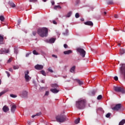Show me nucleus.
Returning a JSON list of instances; mask_svg holds the SVG:
<instances>
[{"instance_id":"obj_1","label":"nucleus","mask_w":125,"mask_h":125,"mask_svg":"<svg viewBox=\"0 0 125 125\" xmlns=\"http://www.w3.org/2000/svg\"><path fill=\"white\" fill-rule=\"evenodd\" d=\"M87 101L83 98H80L76 102V107L79 110H83L85 108Z\"/></svg>"},{"instance_id":"obj_2","label":"nucleus","mask_w":125,"mask_h":125,"mask_svg":"<svg viewBox=\"0 0 125 125\" xmlns=\"http://www.w3.org/2000/svg\"><path fill=\"white\" fill-rule=\"evenodd\" d=\"M37 33L41 38L46 37L48 35V29L45 27L40 28L37 30Z\"/></svg>"},{"instance_id":"obj_3","label":"nucleus","mask_w":125,"mask_h":125,"mask_svg":"<svg viewBox=\"0 0 125 125\" xmlns=\"http://www.w3.org/2000/svg\"><path fill=\"white\" fill-rule=\"evenodd\" d=\"M56 120L58 123H64L66 121V117L63 114L58 115L56 117Z\"/></svg>"},{"instance_id":"obj_4","label":"nucleus","mask_w":125,"mask_h":125,"mask_svg":"<svg viewBox=\"0 0 125 125\" xmlns=\"http://www.w3.org/2000/svg\"><path fill=\"white\" fill-rule=\"evenodd\" d=\"M113 88L116 92H122L123 94L125 93V89L122 87L114 86Z\"/></svg>"},{"instance_id":"obj_5","label":"nucleus","mask_w":125,"mask_h":125,"mask_svg":"<svg viewBox=\"0 0 125 125\" xmlns=\"http://www.w3.org/2000/svg\"><path fill=\"white\" fill-rule=\"evenodd\" d=\"M29 72L28 70H27L24 72V78L26 82H30V80H31L32 77L29 76Z\"/></svg>"},{"instance_id":"obj_6","label":"nucleus","mask_w":125,"mask_h":125,"mask_svg":"<svg viewBox=\"0 0 125 125\" xmlns=\"http://www.w3.org/2000/svg\"><path fill=\"white\" fill-rule=\"evenodd\" d=\"M77 51L79 52L80 55L82 57H85V51H84V50H83V49L82 48H78L77 49Z\"/></svg>"},{"instance_id":"obj_7","label":"nucleus","mask_w":125,"mask_h":125,"mask_svg":"<svg viewBox=\"0 0 125 125\" xmlns=\"http://www.w3.org/2000/svg\"><path fill=\"white\" fill-rule=\"evenodd\" d=\"M121 108H122V104H116L114 107H112V110L114 111H119V110H121Z\"/></svg>"},{"instance_id":"obj_8","label":"nucleus","mask_w":125,"mask_h":125,"mask_svg":"<svg viewBox=\"0 0 125 125\" xmlns=\"http://www.w3.org/2000/svg\"><path fill=\"white\" fill-rule=\"evenodd\" d=\"M20 96L22 98H26L28 96V92L26 91H23L20 94Z\"/></svg>"},{"instance_id":"obj_9","label":"nucleus","mask_w":125,"mask_h":125,"mask_svg":"<svg viewBox=\"0 0 125 125\" xmlns=\"http://www.w3.org/2000/svg\"><path fill=\"white\" fill-rule=\"evenodd\" d=\"M35 68L36 70H42V69H43V65L41 64H37L35 66Z\"/></svg>"},{"instance_id":"obj_10","label":"nucleus","mask_w":125,"mask_h":125,"mask_svg":"<svg viewBox=\"0 0 125 125\" xmlns=\"http://www.w3.org/2000/svg\"><path fill=\"white\" fill-rule=\"evenodd\" d=\"M84 24L85 25H86L87 26H90L91 27H93V22H92V21H91L85 22Z\"/></svg>"},{"instance_id":"obj_11","label":"nucleus","mask_w":125,"mask_h":125,"mask_svg":"<svg viewBox=\"0 0 125 125\" xmlns=\"http://www.w3.org/2000/svg\"><path fill=\"white\" fill-rule=\"evenodd\" d=\"M0 51L1 52L0 54H2V53H3V52H5V53H8V52H9V49L2 48L0 49Z\"/></svg>"},{"instance_id":"obj_12","label":"nucleus","mask_w":125,"mask_h":125,"mask_svg":"<svg viewBox=\"0 0 125 125\" xmlns=\"http://www.w3.org/2000/svg\"><path fill=\"white\" fill-rule=\"evenodd\" d=\"M2 110L4 113H6L9 111V108H8V106L4 105L2 108Z\"/></svg>"},{"instance_id":"obj_13","label":"nucleus","mask_w":125,"mask_h":125,"mask_svg":"<svg viewBox=\"0 0 125 125\" xmlns=\"http://www.w3.org/2000/svg\"><path fill=\"white\" fill-rule=\"evenodd\" d=\"M50 91L52 92V93H58L59 90L56 88H51L50 89Z\"/></svg>"},{"instance_id":"obj_14","label":"nucleus","mask_w":125,"mask_h":125,"mask_svg":"<svg viewBox=\"0 0 125 125\" xmlns=\"http://www.w3.org/2000/svg\"><path fill=\"white\" fill-rule=\"evenodd\" d=\"M15 110H16V105L13 104L11 106V111L12 113H14V112H15Z\"/></svg>"},{"instance_id":"obj_15","label":"nucleus","mask_w":125,"mask_h":125,"mask_svg":"<svg viewBox=\"0 0 125 125\" xmlns=\"http://www.w3.org/2000/svg\"><path fill=\"white\" fill-rule=\"evenodd\" d=\"M4 40V38L3 35H0V44H3Z\"/></svg>"},{"instance_id":"obj_16","label":"nucleus","mask_w":125,"mask_h":125,"mask_svg":"<svg viewBox=\"0 0 125 125\" xmlns=\"http://www.w3.org/2000/svg\"><path fill=\"white\" fill-rule=\"evenodd\" d=\"M74 81H76L78 83H79V85H82L83 84V81H81V80H80V79H75L74 80Z\"/></svg>"},{"instance_id":"obj_17","label":"nucleus","mask_w":125,"mask_h":125,"mask_svg":"<svg viewBox=\"0 0 125 125\" xmlns=\"http://www.w3.org/2000/svg\"><path fill=\"white\" fill-rule=\"evenodd\" d=\"M72 50H67V51H64L63 54L66 55L71 54V53H72Z\"/></svg>"},{"instance_id":"obj_18","label":"nucleus","mask_w":125,"mask_h":125,"mask_svg":"<svg viewBox=\"0 0 125 125\" xmlns=\"http://www.w3.org/2000/svg\"><path fill=\"white\" fill-rule=\"evenodd\" d=\"M76 70V66L74 65L72 66L70 70L71 73H75V70Z\"/></svg>"},{"instance_id":"obj_19","label":"nucleus","mask_w":125,"mask_h":125,"mask_svg":"<svg viewBox=\"0 0 125 125\" xmlns=\"http://www.w3.org/2000/svg\"><path fill=\"white\" fill-rule=\"evenodd\" d=\"M55 42V39L54 38H51L48 41V42L49 43H54V42Z\"/></svg>"},{"instance_id":"obj_20","label":"nucleus","mask_w":125,"mask_h":125,"mask_svg":"<svg viewBox=\"0 0 125 125\" xmlns=\"http://www.w3.org/2000/svg\"><path fill=\"white\" fill-rule=\"evenodd\" d=\"M51 87H53V88H57L58 87V84L57 83H53L51 84Z\"/></svg>"},{"instance_id":"obj_21","label":"nucleus","mask_w":125,"mask_h":125,"mask_svg":"<svg viewBox=\"0 0 125 125\" xmlns=\"http://www.w3.org/2000/svg\"><path fill=\"white\" fill-rule=\"evenodd\" d=\"M9 4L10 5V6H11V7H16V5H15V4H14V3L13 2L9 1Z\"/></svg>"},{"instance_id":"obj_22","label":"nucleus","mask_w":125,"mask_h":125,"mask_svg":"<svg viewBox=\"0 0 125 125\" xmlns=\"http://www.w3.org/2000/svg\"><path fill=\"white\" fill-rule=\"evenodd\" d=\"M95 93H96V90H94L90 93V95L91 96H94V95H95Z\"/></svg>"},{"instance_id":"obj_23","label":"nucleus","mask_w":125,"mask_h":125,"mask_svg":"<svg viewBox=\"0 0 125 125\" xmlns=\"http://www.w3.org/2000/svg\"><path fill=\"white\" fill-rule=\"evenodd\" d=\"M81 119L80 118H77L76 120H75V121H74L75 124H76V125H78V124H79V123H80V121Z\"/></svg>"},{"instance_id":"obj_24","label":"nucleus","mask_w":125,"mask_h":125,"mask_svg":"<svg viewBox=\"0 0 125 125\" xmlns=\"http://www.w3.org/2000/svg\"><path fill=\"white\" fill-rule=\"evenodd\" d=\"M125 124V120H122L119 124V125H124Z\"/></svg>"},{"instance_id":"obj_25","label":"nucleus","mask_w":125,"mask_h":125,"mask_svg":"<svg viewBox=\"0 0 125 125\" xmlns=\"http://www.w3.org/2000/svg\"><path fill=\"white\" fill-rule=\"evenodd\" d=\"M7 92V90H5L4 91H2V92H0V97L1 96V95H3L5 93H6Z\"/></svg>"},{"instance_id":"obj_26","label":"nucleus","mask_w":125,"mask_h":125,"mask_svg":"<svg viewBox=\"0 0 125 125\" xmlns=\"http://www.w3.org/2000/svg\"><path fill=\"white\" fill-rule=\"evenodd\" d=\"M57 8H59L60 9H61V8H62V7H61L60 6V5H56L54 7V9H55V10H56L57 9Z\"/></svg>"},{"instance_id":"obj_27","label":"nucleus","mask_w":125,"mask_h":125,"mask_svg":"<svg viewBox=\"0 0 125 125\" xmlns=\"http://www.w3.org/2000/svg\"><path fill=\"white\" fill-rule=\"evenodd\" d=\"M40 73L41 74H42V75H43V76L46 77V73H45V71H44V70L41 71Z\"/></svg>"},{"instance_id":"obj_28","label":"nucleus","mask_w":125,"mask_h":125,"mask_svg":"<svg viewBox=\"0 0 125 125\" xmlns=\"http://www.w3.org/2000/svg\"><path fill=\"white\" fill-rule=\"evenodd\" d=\"M4 17L2 15L0 16V21H1V22H3V21H4Z\"/></svg>"},{"instance_id":"obj_29","label":"nucleus","mask_w":125,"mask_h":125,"mask_svg":"<svg viewBox=\"0 0 125 125\" xmlns=\"http://www.w3.org/2000/svg\"><path fill=\"white\" fill-rule=\"evenodd\" d=\"M71 15H72V12L70 11L67 13V14L66 15V17L69 18L71 17Z\"/></svg>"},{"instance_id":"obj_30","label":"nucleus","mask_w":125,"mask_h":125,"mask_svg":"<svg viewBox=\"0 0 125 125\" xmlns=\"http://www.w3.org/2000/svg\"><path fill=\"white\" fill-rule=\"evenodd\" d=\"M33 54H34V55H39V53H38L36 50L33 51Z\"/></svg>"},{"instance_id":"obj_31","label":"nucleus","mask_w":125,"mask_h":125,"mask_svg":"<svg viewBox=\"0 0 125 125\" xmlns=\"http://www.w3.org/2000/svg\"><path fill=\"white\" fill-rule=\"evenodd\" d=\"M19 68V65H14L13 66L14 70H17V69H18Z\"/></svg>"},{"instance_id":"obj_32","label":"nucleus","mask_w":125,"mask_h":125,"mask_svg":"<svg viewBox=\"0 0 125 125\" xmlns=\"http://www.w3.org/2000/svg\"><path fill=\"white\" fill-rule=\"evenodd\" d=\"M69 33V31L68 30H65V32L63 33L64 36H68V33Z\"/></svg>"},{"instance_id":"obj_33","label":"nucleus","mask_w":125,"mask_h":125,"mask_svg":"<svg viewBox=\"0 0 125 125\" xmlns=\"http://www.w3.org/2000/svg\"><path fill=\"white\" fill-rule=\"evenodd\" d=\"M102 99V95H100L97 97V100H101Z\"/></svg>"},{"instance_id":"obj_34","label":"nucleus","mask_w":125,"mask_h":125,"mask_svg":"<svg viewBox=\"0 0 125 125\" xmlns=\"http://www.w3.org/2000/svg\"><path fill=\"white\" fill-rule=\"evenodd\" d=\"M14 52L16 54H18V49L17 48L14 49Z\"/></svg>"},{"instance_id":"obj_35","label":"nucleus","mask_w":125,"mask_h":125,"mask_svg":"<svg viewBox=\"0 0 125 125\" xmlns=\"http://www.w3.org/2000/svg\"><path fill=\"white\" fill-rule=\"evenodd\" d=\"M10 97H12L13 98H16V97H17V96L14 94H11Z\"/></svg>"},{"instance_id":"obj_36","label":"nucleus","mask_w":125,"mask_h":125,"mask_svg":"<svg viewBox=\"0 0 125 125\" xmlns=\"http://www.w3.org/2000/svg\"><path fill=\"white\" fill-rule=\"evenodd\" d=\"M48 70L49 72H50V73H53V70L51 69V67H49Z\"/></svg>"},{"instance_id":"obj_37","label":"nucleus","mask_w":125,"mask_h":125,"mask_svg":"<svg viewBox=\"0 0 125 125\" xmlns=\"http://www.w3.org/2000/svg\"><path fill=\"white\" fill-rule=\"evenodd\" d=\"M111 116V113H107L105 117L106 118H110V116Z\"/></svg>"},{"instance_id":"obj_38","label":"nucleus","mask_w":125,"mask_h":125,"mask_svg":"<svg viewBox=\"0 0 125 125\" xmlns=\"http://www.w3.org/2000/svg\"><path fill=\"white\" fill-rule=\"evenodd\" d=\"M120 53L121 54H124V53H125V50L124 49L120 50Z\"/></svg>"},{"instance_id":"obj_39","label":"nucleus","mask_w":125,"mask_h":125,"mask_svg":"<svg viewBox=\"0 0 125 125\" xmlns=\"http://www.w3.org/2000/svg\"><path fill=\"white\" fill-rule=\"evenodd\" d=\"M75 17H76V18H79V17H80V15L78 13H77L75 14Z\"/></svg>"},{"instance_id":"obj_40","label":"nucleus","mask_w":125,"mask_h":125,"mask_svg":"<svg viewBox=\"0 0 125 125\" xmlns=\"http://www.w3.org/2000/svg\"><path fill=\"white\" fill-rule=\"evenodd\" d=\"M113 3V1L112 0H110L107 1V4H112Z\"/></svg>"},{"instance_id":"obj_41","label":"nucleus","mask_w":125,"mask_h":125,"mask_svg":"<svg viewBox=\"0 0 125 125\" xmlns=\"http://www.w3.org/2000/svg\"><path fill=\"white\" fill-rule=\"evenodd\" d=\"M49 91H46V92H45V96H47L49 95Z\"/></svg>"},{"instance_id":"obj_42","label":"nucleus","mask_w":125,"mask_h":125,"mask_svg":"<svg viewBox=\"0 0 125 125\" xmlns=\"http://www.w3.org/2000/svg\"><path fill=\"white\" fill-rule=\"evenodd\" d=\"M30 2H36L37 0H29Z\"/></svg>"},{"instance_id":"obj_43","label":"nucleus","mask_w":125,"mask_h":125,"mask_svg":"<svg viewBox=\"0 0 125 125\" xmlns=\"http://www.w3.org/2000/svg\"><path fill=\"white\" fill-rule=\"evenodd\" d=\"M6 74H7L8 78H9V77H10V74H9V72H8V71H5Z\"/></svg>"},{"instance_id":"obj_44","label":"nucleus","mask_w":125,"mask_h":125,"mask_svg":"<svg viewBox=\"0 0 125 125\" xmlns=\"http://www.w3.org/2000/svg\"><path fill=\"white\" fill-rule=\"evenodd\" d=\"M21 24V20H19L18 21V25H20Z\"/></svg>"},{"instance_id":"obj_45","label":"nucleus","mask_w":125,"mask_h":125,"mask_svg":"<svg viewBox=\"0 0 125 125\" xmlns=\"http://www.w3.org/2000/svg\"><path fill=\"white\" fill-rule=\"evenodd\" d=\"M63 46L64 48H68V45L67 44H64Z\"/></svg>"},{"instance_id":"obj_46","label":"nucleus","mask_w":125,"mask_h":125,"mask_svg":"<svg viewBox=\"0 0 125 125\" xmlns=\"http://www.w3.org/2000/svg\"><path fill=\"white\" fill-rule=\"evenodd\" d=\"M114 80H115V81H118V80H119V78L117 77V76H115L114 77Z\"/></svg>"},{"instance_id":"obj_47","label":"nucleus","mask_w":125,"mask_h":125,"mask_svg":"<svg viewBox=\"0 0 125 125\" xmlns=\"http://www.w3.org/2000/svg\"><path fill=\"white\" fill-rule=\"evenodd\" d=\"M11 61H12V59H9L8 61H7V63H10V62H11Z\"/></svg>"},{"instance_id":"obj_48","label":"nucleus","mask_w":125,"mask_h":125,"mask_svg":"<svg viewBox=\"0 0 125 125\" xmlns=\"http://www.w3.org/2000/svg\"><path fill=\"white\" fill-rule=\"evenodd\" d=\"M32 34H33V36H36V35L37 34V32L34 31V32H32Z\"/></svg>"},{"instance_id":"obj_49","label":"nucleus","mask_w":125,"mask_h":125,"mask_svg":"<svg viewBox=\"0 0 125 125\" xmlns=\"http://www.w3.org/2000/svg\"><path fill=\"white\" fill-rule=\"evenodd\" d=\"M41 114H42V113L39 112V113H37V114H36V116H40Z\"/></svg>"},{"instance_id":"obj_50","label":"nucleus","mask_w":125,"mask_h":125,"mask_svg":"<svg viewBox=\"0 0 125 125\" xmlns=\"http://www.w3.org/2000/svg\"><path fill=\"white\" fill-rule=\"evenodd\" d=\"M51 3H52V5H54V4H55V2H54V1H51Z\"/></svg>"},{"instance_id":"obj_51","label":"nucleus","mask_w":125,"mask_h":125,"mask_svg":"<svg viewBox=\"0 0 125 125\" xmlns=\"http://www.w3.org/2000/svg\"><path fill=\"white\" fill-rule=\"evenodd\" d=\"M53 23L55 24L56 25L57 24V22L55 21H53Z\"/></svg>"},{"instance_id":"obj_52","label":"nucleus","mask_w":125,"mask_h":125,"mask_svg":"<svg viewBox=\"0 0 125 125\" xmlns=\"http://www.w3.org/2000/svg\"><path fill=\"white\" fill-rule=\"evenodd\" d=\"M9 71L10 72H13V69H12V68H10L9 69Z\"/></svg>"},{"instance_id":"obj_53","label":"nucleus","mask_w":125,"mask_h":125,"mask_svg":"<svg viewBox=\"0 0 125 125\" xmlns=\"http://www.w3.org/2000/svg\"><path fill=\"white\" fill-rule=\"evenodd\" d=\"M114 18H119V15H114Z\"/></svg>"},{"instance_id":"obj_54","label":"nucleus","mask_w":125,"mask_h":125,"mask_svg":"<svg viewBox=\"0 0 125 125\" xmlns=\"http://www.w3.org/2000/svg\"><path fill=\"white\" fill-rule=\"evenodd\" d=\"M30 54H31V53H27L26 54V57H29V55H30Z\"/></svg>"},{"instance_id":"obj_55","label":"nucleus","mask_w":125,"mask_h":125,"mask_svg":"<svg viewBox=\"0 0 125 125\" xmlns=\"http://www.w3.org/2000/svg\"><path fill=\"white\" fill-rule=\"evenodd\" d=\"M52 57H54L55 58H57V56L55 55H52Z\"/></svg>"},{"instance_id":"obj_56","label":"nucleus","mask_w":125,"mask_h":125,"mask_svg":"<svg viewBox=\"0 0 125 125\" xmlns=\"http://www.w3.org/2000/svg\"><path fill=\"white\" fill-rule=\"evenodd\" d=\"M27 124L28 125H31V124H32V122L31 121H28Z\"/></svg>"},{"instance_id":"obj_57","label":"nucleus","mask_w":125,"mask_h":125,"mask_svg":"<svg viewBox=\"0 0 125 125\" xmlns=\"http://www.w3.org/2000/svg\"><path fill=\"white\" fill-rule=\"evenodd\" d=\"M41 83H45L44 80H41Z\"/></svg>"},{"instance_id":"obj_58","label":"nucleus","mask_w":125,"mask_h":125,"mask_svg":"<svg viewBox=\"0 0 125 125\" xmlns=\"http://www.w3.org/2000/svg\"><path fill=\"white\" fill-rule=\"evenodd\" d=\"M104 16H105V15H107V12H104Z\"/></svg>"},{"instance_id":"obj_59","label":"nucleus","mask_w":125,"mask_h":125,"mask_svg":"<svg viewBox=\"0 0 125 125\" xmlns=\"http://www.w3.org/2000/svg\"><path fill=\"white\" fill-rule=\"evenodd\" d=\"M42 0V1H43V2H46V1L47 0Z\"/></svg>"},{"instance_id":"obj_60","label":"nucleus","mask_w":125,"mask_h":125,"mask_svg":"<svg viewBox=\"0 0 125 125\" xmlns=\"http://www.w3.org/2000/svg\"><path fill=\"white\" fill-rule=\"evenodd\" d=\"M36 115H32V118H35L36 117Z\"/></svg>"},{"instance_id":"obj_61","label":"nucleus","mask_w":125,"mask_h":125,"mask_svg":"<svg viewBox=\"0 0 125 125\" xmlns=\"http://www.w3.org/2000/svg\"><path fill=\"white\" fill-rule=\"evenodd\" d=\"M118 45H119V46H121V43H118Z\"/></svg>"},{"instance_id":"obj_62","label":"nucleus","mask_w":125,"mask_h":125,"mask_svg":"<svg viewBox=\"0 0 125 125\" xmlns=\"http://www.w3.org/2000/svg\"><path fill=\"white\" fill-rule=\"evenodd\" d=\"M1 83V80H0V84Z\"/></svg>"},{"instance_id":"obj_63","label":"nucleus","mask_w":125,"mask_h":125,"mask_svg":"<svg viewBox=\"0 0 125 125\" xmlns=\"http://www.w3.org/2000/svg\"><path fill=\"white\" fill-rule=\"evenodd\" d=\"M81 21H83V19H82Z\"/></svg>"}]
</instances>
